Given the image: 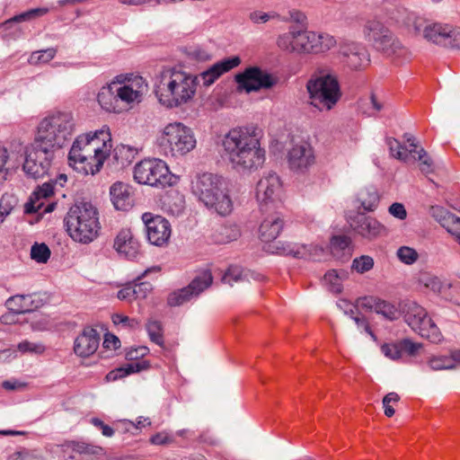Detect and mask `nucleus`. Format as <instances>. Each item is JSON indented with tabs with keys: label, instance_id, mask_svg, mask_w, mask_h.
I'll return each instance as SVG.
<instances>
[{
	"label": "nucleus",
	"instance_id": "c756f323",
	"mask_svg": "<svg viewBox=\"0 0 460 460\" xmlns=\"http://www.w3.org/2000/svg\"><path fill=\"white\" fill-rule=\"evenodd\" d=\"M117 87L116 82L103 86L101 88L97 95V101L101 107L109 112L120 113L124 111L123 106H119V101L117 98Z\"/></svg>",
	"mask_w": 460,
	"mask_h": 460
},
{
	"label": "nucleus",
	"instance_id": "de8ad7c7",
	"mask_svg": "<svg viewBox=\"0 0 460 460\" xmlns=\"http://www.w3.org/2000/svg\"><path fill=\"white\" fill-rule=\"evenodd\" d=\"M397 257L398 259L408 265L414 263L418 258V252L413 248L408 246H402L397 250Z\"/></svg>",
	"mask_w": 460,
	"mask_h": 460
},
{
	"label": "nucleus",
	"instance_id": "5fc2aeb1",
	"mask_svg": "<svg viewBox=\"0 0 460 460\" xmlns=\"http://www.w3.org/2000/svg\"><path fill=\"white\" fill-rule=\"evenodd\" d=\"M382 352L385 357L391 359H399L402 357L401 341L392 344H385L381 348Z\"/></svg>",
	"mask_w": 460,
	"mask_h": 460
},
{
	"label": "nucleus",
	"instance_id": "774afa93",
	"mask_svg": "<svg viewBox=\"0 0 460 460\" xmlns=\"http://www.w3.org/2000/svg\"><path fill=\"white\" fill-rule=\"evenodd\" d=\"M124 424L126 425V429L128 431H129L131 429L137 430V429H140L145 428L146 426H150L151 425V421L149 420L148 418L139 417L137 419V423H134L133 421L126 420V421H124Z\"/></svg>",
	"mask_w": 460,
	"mask_h": 460
},
{
	"label": "nucleus",
	"instance_id": "393cba45",
	"mask_svg": "<svg viewBox=\"0 0 460 460\" xmlns=\"http://www.w3.org/2000/svg\"><path fill=\"white\" fill-rule=\"evenodd\" d=\"M114 248L128 259H134L139 253L140 244L129 229H122L115 238Z\"/></svg>",
	"mask_w": 460,
	"mask_h": 460
},
{
	"label": "nucleus",
	"instance_id": "f8f14e48",
	"mask_svg": "<svg viewBox=\"0 0 460 460\" xmlns=\"http://www.w3.org/2000/svg\"><path fill=\"white\" fill-rule=\"evenodd\" d=\"M235 81L240 90L246 93L258 92L261 89H270L277 84V79L258 66H250L235 75Z\"/></svg>",
	"mask_w": 460,
	"mask_h": 460
},
{
	"label": "nucleus",
	"instance_id": "58836bf2",
	"mask_svg": "<svg viewBox=\"0 0 460 460\" xmlns=\"http://www.w3.org/2000/svg\"><path fill=\"white\" fill-rule=\"evenodd\" d=\"M240 236V230L236 225H223L216 229L213 239L218 243H226L236 240Z\"/></svg>",
	"mask_w": 460,
	"mask_h": 460
},
{
	"label": "nucleus",
	"instance_id": "b1692460",
	"mask_svg": "<svg viewBox=\"0 0 460 460\" xmlns=\"http://www.w3.org/2000/svg\"><path fill=\"white\" fill-rule=\"evenodd\" d=\"M401 314H403L405 323L417 332L429 320L425 308L414 301L407 300L402 304Z\"/></svg>",
	"mask_w": 460,
	"mask_h": 460
},
{
	"label": "nucleus",
	"instance_id": "412c9836",
	"mask_svg": "<svg viewBox=\"0 0 460 460\" xmlns=\"http://www.w3.org/2000/svg\"><path fill=\"white\" fill-rule=\"evenodd\" d=\"M291 170L304 172L314 163V155L309 144L304 142L294 145L288 154Z\"/></svg>",
	"mask_w": 460,
	"mask_h": 460
},
{
	"label": "nucleus",
	"instance_id": "e433bc0d",
	"mask_svg": "<svg viewBox=\"0 0 460 460\" xmlns=\"http://www.w3.org/2000/svg\"><path fill=\"white\" fill-rule=\"evenodd\" d=\"M49 12L48 8H34L31 9L29 11H26L24 13H22L20 14H17L9 20L5 21L2 23V28L4 31H7L12 29L13 25L14 23L28 22L32 19H35L36 17L42 16L46 14Z\"/></svg>",
	"mask_w": 460,
	"mask_h": 460
},
{
	"label": "nucleus",
	"instance_id": "49530a36",
	"mask_svg": "<svg viewBox=\"0 0 460 460\" xmlns=\"http://www.w3.org/2000/svg\"><path fill=\"white\" fill-rule=\"evenodd\" d=\"M373 267L374 259L368 255H361L355 258L351 264V269L360 274L369 271Z\"/></svg>",
	"mask_w": 460,
	"mask_h": 460
},
{
	"label": "nucleus",
	"instance_id": "864d4df0",
	"mask_svg": "<svg viewBox=\"0 0 460 460\" xmlns=\"http://www.w3.org/2000/svg\"><path fill=\"white\" fill-rule=\"evenodd\" d=\"M399 400L400 396L394 392L388 393L386 395H385L382 402L385 416L390 418L394 415L395 411L392 404L397 403Z\"/></svg>",
	"mask_w": 460,
	"mask_h": 460
},
{
	"label": "nucleus",
	"instance_id": "5701e85b",
	"mask_svg": "<svg viewBox=\"0 0 460 460\" xmlns=\"http://www.w3.org/2000/svg\"><path fill=\"white\" fill-rule=\"evenodd\" d=\"M240 63L241 58L238 56L229 57L217 62L197 76L199 80L202 81L203 85L208 87L214 84L220 75L238 66Z\"/></svg>",
	"mask_w": 460,
	"mask_h": 460
},
{
	"label": "nucleus",
	"instance_id": "bb28decb",
	"mask_svg": "<svg viewBox=\"0 0 460 460\" xmlns=\"http://www.w3.org/2000/svg\"><path fill=\"white\" fill-rule=\"evenodd\" d=\"M452 25L435 22L426 25L423 29V37L437 45L447 48L452 38Z\"/></svg>",
	"mask_w": 460,
	"mask_h": 460
},
{
	"label": "nucleus",
	"instance_id": "4c0bfd02",
	"mask_svg": "<svg viewBox=\"0 0 460 460\" xmlns=\"http://www.w3.org/2000/svg\"><path fill=\"white\" fill-rule=\"evenodd\" d=\"M379 194L375 188H366L358 194V200L366 211H374L379 204Z\"/></svg>",
	"mask_w": 460,
	"mask_h": 460
},
{
	"label": "nucleus",
	"instance_id": "603ef678",
	"mask_svg": "<svg viewBox=\"0 0 460 460\" xmlns=\"http://www.w3.org/2000/svg\"><path fill=\"white\" fill-rule=\"evenodd\" d=\"M429 365L433 370L452 369L455 367L450 356L434 357L429 361Z\"/></svg>",
	"mask_w": 460,
	"mask_h": 460
},
{
	"label": "nucleus",
	"instance_id": "680f3d73",
	"mask_svg": "<svg viewBox=\"0 0 460 460\" xmlns=\"http://www.w3.org/2000/svg\"><path fill=\"white\" fill-rule=\"evenodd\" d=\"M149 441L153 445L162 446L172 443L173 438L170 437L167 432L162 431L153 435Z\"/></svg>",
	"mask_w": 460,
	"mask_h": 460
},
{
	"label": "nucleus",
	"instance_id": "37998d69",
	"mask_svg": "<svg viewBox=\"0 0 460 460\" xmlns=\"http://www.w3.org/2000/svg\"><path fill=\"white\" fill-rule=\"evenodd\" d=\"M426 323L417 332L421 337L428 339L430 342L441 341L443 336L438 327L431 320H426Z\"/></svg>",
	"mask_w": 460,
	"mask_h": 460
},
{
	"label": "nucleus",
	"instance_id": "a18cd8bd",
	"mask_svg": "<svg viewBox=\"0 0 460 460\" xmlns=\"http://www.w3.org/2000/svg\"><path fill=\"white\" fill-rule=\"evenodd\" d=\"M56 54L57 49L54 48L34 51L31 53L29 62L32 65L46 64L52 60Z\"/></svg>",
	"mask_w": 460,
	"mask_h": 460
},
{
	"label": "nucleus",
	"instance_id": "4d7b16f0",
	"mask_svg": "<svg viewBox=\"0 0 460 460\" xmlns=\"http://www.w3.org/2000/svg\"><path fill=\"white\" fill-rule=\"evenodd\" d=\"M415 154L418 155L417 159L420 162V170L426 173L432 172V160L429 157L427 152L420 148Z\"/></svg>",
	"mask_w": 460,
	"mask_h": 460
},
{
	"label": "nucleus",
	"instance_id": "1a4fd4ad",
	"mask_svg": "<svg viewBox=\"0 0 460 460\" xmlns=\"http://www.w3.org/2000/svg\"><path fill=\"white\" fill-rule=\"evenodd\" d=\"M158 144L165 155L182 156L196 146V138L191 128L182 123L174 122L164 128Z\"/></svg>",
	"mask_w": 460,
	"mask_h": 460
},
{
	"label": "nucleus",
	"instance_id": "a19ab883",
	"mask_svg": "<svg viewBox=\"0 0 460 460\" xmlns=\"http://www.w3.org/2000/svg\"><path fill=\"white\" fill-rule=\"evenodd\" d=\"M146 329L150 341L163 348L164 346V340L162 323L158 320L150 319L146 324Z\"/></svg>",
	"mask_w": 460,
	"mask_h": 460
},
{
	"label": "nucleus",
	"instance_id": "6ab92c4d",
	"mask_svg": "<svg viewBox=\"0 0 460 460\" xmlns=\"http://www.w3.org/2000/svg\"><path fill=\"white\" fill-rule=\"evenodd\" d=\"M45 304L41 294L15 295L9 297L6 307L14 314H25L40 308Z\"/></svg>",
	"mask_w": 460,
	"mask_h": 460
},
{
	"label": "nucleus",
	"instance_id": "e2e57ef3",
	"mask_svg": "<svg viewBox=\"0 0 460 460\" xmlns=\"http://www.w3.org/2000/svg\"><path fill=\"white\" fill-rule=\"evenodd\" d=\"M352 319L355 322V323L357 324L358 328L363 329L367 334L370 335V337L374 341L376 340V336L372 332V330L370 328V325H369V323H368L367 319L365 316L358 314L356 316H352Z\"/></svg>",
	"mask_w": 460,
	"mask_h": 460
},
{
	"label": "nucleus",
	"instance_id": "ea45409f",
	"mask_svg": "<svg viewBox=\"0 0 460 460\" xmlns=\"http://www.w3.org/2000/svg\"><path fill=\"white\" fill-rule=\"evenodd\" d=\"M137 153L138 151L136 147L128 145H119L114 149L113 158L116 160L118 164L125 167L135 160Z\"/></svg>",
	"mask_w": 460,
	"mask_h": 460
},
{
	"label": "nucleus",
	"instance_id": "2f4dec72",
	"mask_svg": "<svg viewBox=\"0 0 460 460\" xmlns=\"http://www.w3.org/2000/svg\"><path fill=\"white\" fill-rule=\"evenodd\" d=\"M390 31L381 21L376 18L367 19L362 29L364 39L372 45L376 44L378 40L383 38V35L388 34Z\"/></svg>",
	"mask_w": 460,
	"mask_h": 460
},
{
	"label": "nucleus",
	"instance_id": "7c9ffc66",
	"mask_svg": "<svg viewBox=\"0 0 460 460\" xmlns=\"http://www.w3.org/2000/svg\"><path fill=\"white\" fill-rule=\"evenodd\" d=\"M433 216L460 243V217L440 207L433 208Z\"/></svg>",
	"mask_w": 460,
	"mask_h": 460
},
{
	"label": "nucleus",
	"instance_id": "72a5a7b5",
	"mask_svg": "<svg viewBox=\"0 0 460 460\" xmlns=\"http://www.w3.org/2000/svg\"><path fill=\"white\" fill-rule=\"evenodd\" d=\"M57 151V149L51 146H48L47 143L35 137L34 141L26 149L25 156L32 155L34 154L37 156V162H40V160L46 158V161L49 164H52V161L55 157V153Z\"/></svg>",
	"mask_w": 460,
	"mask_h": 460
},
{
	"label": "nucleus",
	"instance_id": "79ce46f5",
	"mask_svg": "<svg viewBox=\"0 0 460 460\" xmlns=\"http://www.w3.org/2000/svg\"><path fill=\"white\" fill-rule=\"evenodd\" d=\"M18 205V199L13 193H4L0 199V226Z\"/></svg>",
	"mask_w": 460,
	"mask_h": 460
},
{
	"label": "nucleus",
	"instance_id": "09e8293b",
	"mask_svg": "<svg viewBox=\"0 0 460 460\" xmlns=\"http://www.w3.org/2000/svg\"><path fill=\"white\" fill-rule=\"evenodd\" d=\"M243 279V270L239 266H230L224 274L222 281L233 286L234 283L240 282Z\"/></svg>",
	"mask_w": 460,
	"mask_h": 460
},
{
	"label": "nucleus",
	"instance_id": "2eb2a0df",
	"mask_svg": "<svg viewBox=\"0 0 460 460\" xmlns=\"http://www.w3.org/2000/svg\"><path fill=\"white\" fill-rule=\"evenodd\" d=\"M342 62L352 70H360L370 63V56L363 43L344 40L340 44Z\"/></svg>",
	"mask_w": 460,
	"mask_h": 460
},
{
	"label": "nucleus",
	"instance_id": "473e14b6",
	"mask_svg": "<svg viewBox=\"0 0 460 460\" xmlns=\"http://www.w3.org/2000/svg\"><path fill=\"white\" fill-rule=\"evenodd\" d=\"M50 166L51 164H49L46 158L37 162V156L33 154L32 155L25 156L22 168L28 176L39 179L48 174Z\"/></svg>",
	"mask_w": 460,
	"mask_h": 460
},
{
	"label": "nucleus",
	"instance_id": "c9c22d12",
	"mask_svg": "<svg viewBox=\"0 0 460 460\" xmlns=\"http://www.w3.org/2000/svg\"><path fill=\"white\" fill-rule=\"evenodd\" d=\"M349 274L344 270H331L324 275V282L329 290L332 293H341L342 291V282L347 279Z\"/></svg>",
	"mask_w": 460,
	"mask_h": 460
},
{
	"label": "nucleus",
	"instance_id": "c85d7f7f",
	"mask_svg": "<svg viewBox=\"0 0 460 460\" xmlns=\"http://www.w3.org/2000/svg\"><path fill=\"white\" fill-rule=\"evenodd\" d=\"M373 47L387 58L394 59L400 58L407 53L406 49L402 45L400 40L394 36L392 31L383 35V38L378 40Z\"/></svg>",
	"mask_w": 460,
	"mask_h": 460
},
{
	"label": "nucleus",
	"instance_id": "0e129e2a",
	"mask_svg": "<svg viewBox=\"0 0 460 460\" xmlns=\"http://www.w3.org/2000/svg\"><path fill=\"white\" fill-rule=\"evenodd\" d=\"M91 423L102 430L103 436L111 438L114 434V429L109 425L105 424L102 420L98 418H92Z\"/></svg>",
	"mask_w": 460,
	"mask_h": 460
},
{
	"label": "nucleus",
	"instance_id": "39448f33",
	"mask_svg": "<svg viewBox=\"0 0 460 460\" xmlns=\"http://www.w3.org/2000/svg\"><path fill=\"white\" fill-rule=\"evenodd\" d=\"M69 236L77 243L88 244L99 234L101 225L97 208L87 201L76 202L64 219Z\"/></svg>",
	"mask_w": 460,
	"mask_h": 460
},
{
	"label": "nucleus",
	"instance_id": "3c124183",
	"mask_svg": "<svg viewBox=\"0 0 460 460\" xmlns=\"http://www.w3.org/2000/svg\"><path fill=\"white\" fill-rule=\"evenodd\" d=\"M350 244L351 239L346 235H334L331 239V248L333 253L340 251H349Z\"/></svg>",
	"mask_w": 460,
	"mask_h": 460
},
{
	"label": "nucleus",
	"instance_id": "6e6552de",
	"mask_svg": "<svg viewBox=\"0 0 460 460\" xmlns=\"http://www.w3.org/2000/svg\"><path fill=\"white\" fill-rule=\"evenodd\" d=\"M311 104L319 111H330L341 96L336 76L327 74L308 81L306 85Z\"/></svg>",
	"mask_w": 460,
	"mask_h": 460
},
{
	"label": "nucleus",
	"instance_id": "f03ea898",
	"mask_svg": "<svg viewBox=\"0 0 460 460\" xmlns=\"http://www.w3.org/2000/svg\"><path fill=\"white\" fill-rule=\"evenodd\" d=\"M108 128L78 136L68 154V159L77 170L94 175L102 169L111 148Z\"/></svg>",
	"mask_w": 460,
	"mask_h": 460
},
{
	"label": "nucleus",
	"instance_id": "7ed1b4c3",
	"mask_svg": "<svg viewBox=\"0 0 460 460\" xmlns=\"http://www.w3.org/2000/svg\"><path fill=\"white\" fill-rule=\"evenodd\" d=\"M199 77L174 67L164 68L155 77V93L167 108H177L190 102L196 93Z\"/></svg>",
	"mask_w": 460,
	"mask_h": 460
},
{
	"label": "nucleus",
	"instance_id": "c03bdc74",
	"mask_svg": "<svg viewBox=\"0 0 460 460\" xmlns=\"http://www.w3.org/2000/svg\"><path fill=\"white\" fill-rule=\"evenodd\" d=\"M50 254L49 248L43 243H35L31 248V258L39 263H46Z\"/></svg>",
	"mask_w": 460,
	"mask_h": 460
},
{
	"label": "nucleus",
	"instance_id": "f3484780",
	"mask_svg": "<svg viewBox=\"0 0 460 460\" xmlns=\"http://www.w3.org/2000/svg\"><path fill=\"white\" fill-rule=\"evenodd\" d=\"M348 222L355 233L367 240L376 239L385 232V227L377 219L365 213L349 216Z\"/></svg>",
	"mask_w": 460,
	"mask_h": 460
},
{
	"label": "nucleus",
	"instance_id": "0eeeda50",
	"mask_svg": "<svg viewBox=\"0 0 460 460\" xmlns=\"http://www.w3.org/2000/svg\"><path fill=\"white\" fill-rule=\"evenodd\" d=\"M75 131V120L70 112H56L43 119L36 137L57 150L62 148Z\"/></svg>",
	"mask_w": 460,
	"mask_h": 460
},
{
	"label": "nucleus",
	"instance_id": "052dcab7",
	"mask_svg": "<svg viewBox=\"0 0 460 460\" xmlns=\"http://www.w3.org/2000/svg\"><path fill=\"white\" fill-rule=\"evenodd\" d=\"M148 348L145 346L130 349L128 351L126 352V358L129 361L137 362L136 360L146 356L148 353Z\"/></svg>",
	"mask_w": 460,
	"mask_h": 460
},
{
	"label": "nucleus",
	"instance_id": "4be33fe9",
	"mask_svg": "<svg viewBox=\"0 0 460 460\" xmlns=\"http://www.w3.org/2000/svg\"><path fill=\"white\" fill-rule=\"evenodd\" d=\"M117 98L119 106H123L124 111L127 110L128 105L133 102H139L142 96V88L144 87V80L141 76H137L134 80L128 84H121L116 82Z\"/></svg>",
	"mask_w": 460,
	"mask_h": 460
},
{
	"label": "nucleus",
	"instance_id": "8fccbe9b",
	"mask_svg": "<svg viewBox=\"0 0 460 460\" xmlns=\"http://www.w3.org/2000/svg\"><path fill=\"white\" fill-rule=\"evenodd\" d=\"M387 145L391 155L399 160H406L408 157L407 149L395 138H387Z\"/></svg>",
	"mask_w": 460,
	"mask_h": 460
},
{
	"label": "nucleus",
	"instance_id": "9b49d317",
	"mask_svg": "<svg viewBox=\"0 0 460 460\" xmlns=\"http://www.w3.org/2000/svg\"><path fill=\"white\" fill-rule=\"evenodd\" d=\"M280 189V179L276 172H265L260 179L256 186V199L261 213L270 212L276 208Z\"/></svg>",
	"mask_w": 460,
	"mask_h": 460
},
{
	"label": "nucleus",
	"instance_id": "ddd939ff",
	"mask_svg": "<svg viewBox=\"0 0 460 460\" xmlns=\"http://www.w3.org/2000/svg\"><path fill=\"white\" fill-rule=\"evenodd\" d=\"M213 282L210 270H206L197 275L185 288L169 294L167 304L170 306H179L190 301L193 296H198L207 289Z\"/></svg>",
	"mask_w": 460,
	"mask_h": 460
},
{
	"label": "nucleus",
	"instance_id": "a211bd4d",
	"mask_svg": "<svg viewBox=\"0 0 460 460\" xmlns=\"http://www.w3.org/2000/svg\"><path fill=\"white\" fill-rule=\"evenodd\" d=\"M358 305L362 309L374 311L391 322L397 320L402 311V306L399 307L390 301L373 296L358 298Z\"/></svg>",
	"mask_w": 460,
	"mask_h": 460
},
{
	"label": "nucleus",
	"instance_id": "20e7f679",
	"mask_svg": "<svg viewBox=\"0 0 460 460\" xmlns=\"http://www.w3.org/2000/svg\"><path fill=\"white\" fill-rule=\"evenodd\" d=\"M192 189L199 200L211 212L226 217L233 211L234 203L221 176L211 172L199 174Z\"/></svg>",
	"mask_w": 460,
	"mask_h": 460
},
{
	"label": "nucleus",
	"instance_id": "f257e3e1",
	"mask_svg": "<svg viewBox=\"0 0 460 460\" xmlns=\"http://www.w3.org/2000/svg\"><path fill=\"white\" fill-rule=\"evenodd\" d=\"M223 156L238 172L256 170L265 161V150L261 147L259 134L254 127L230 129L222 138Z\"/></svg>",
	"mask_w": 460,
	"mask_h": 460
},
{
	"label": "nucleus",
	"instance_id": "69168bd1",
	"mask_svg": "<svg viewBox=\"0 0 460 460\" xmlns=\"http://www.w3.org/2000/svg\"><path fill=\"white\" fill-rule=\"evenodd\" d=\"M9 460H37V457L31 451L23 448L10 455Z\"/></svg>",
	"mask_w": 460,
	"mask_h": 460
},
{
	"label": "nucleus",
	"instance_id": "f704fd0d",
	"mask_svg": "<svg viewBox=\"0 0 460 460\" xmlns=\"http://www.w3.org/2000/svg\"><path fill=\"white\" fill-rule=\"evenodd\" d=\"M148 367L149 363L147 361H131L130 363L110 371L106 376V379L108 381H115L130 374L138 373L142 370L147 369Z\"/></svg>",
	"mask_w": 460,
	"mask_h": 460
},
{
	"label": "nucleus",
	"instance_id": "a878e982",
	"mask_svg": "<svg viewBox=\"0 0 460 460\" xmlns=\"http://www.w3.org/2000/svg\"><path fill=\"white\" fill-rule=\"evenodd\" d=\"M284 221L279 213H270L261 222L259 233L262 242L269 243L275 240L282 231Z\"/></svg>",
	"mask_w": 460,
	"mask_h": 460
},
{
	"label": "nucleus",
	"instance_id": "423d86ee",
	"mask_svg": "<svg viewBox=\"0 0 460 460\" xmlns=\"http://www.w3.org/2000/svg\"><path fill=\"white\" fill-rule=\"evenodd\" d=\"M277 45L280 49L289 53H321L334 47L336 40L327 33H315L292 26L288 31L279 36Z\"/></svg>",
	"mask_w": 460,
	"mask_h": 460
},
{
	"label": "nucleus",
	"instance_id": "6e6d98bb",
	"mask_svg": "<svg viewBox=\"0 0 460 460\" xmlns=\"http://www.w3.org/2000/svg\"><path fill=\"white\" fill-rule=\"evenodd\" d=\"M136 289L135 299H143L152 291L153 286L148 281H141L133 285Z\"/></svg>",
	"mask_w": 460,
	"mask_h": 460
},
{
	"label": "nucleus",
	"instance_id": "9d476101",
	"mask_svg": "<svg viewBox=\"0 0 460 460\" xmlns=\"http://www.w3.org/2000/svg\"><path fill=\"white\" fill-rule=\"evenodd\" d=\"M173 177L166 163L157 158L144 159L134 168V179L140 184L164 188L173 184Z\"/></svg>",
	"mask_w": 460,
	"mask_h": 460
},
{
	"label": "nucleus",
	"instance_id": "aec40b11",
	"mask_svg": "<svg viewBox=\"0 0 460 460\" xmlns=\"http://www.w3.org/2000/svg\"><path fill=\"white\" fill-rule=\"evenodd\" d=\"M100 333L91 326L84 328L74 342V351L81 358H88L98 349Z\"/></svg>",
	"mask_w": 460,
	"mask_h": 460
},
{
	"label": "nucleus",
	"instance_id": "13d9d810",
	"mask_svg": "<svg viewBox=\"0 0 460 460\" xmlns=\"http://www.w3.org/2000/svg\"><path fill=\"white\" fill-rule=\"evenodd\" d=\"M402 347V354H407L409 356H414L420 349L421 345L420 343L412 342L409 339H404L400 341Z\"/></svg>",
	"mask_w": 460,
	"mask_h": 460
},
{
	"label": "nucleus",
	"instance_id": "bf43d9fd",
	"mask_svg": "<svg viewBox=\"0 0 460 460\" xmlns=\"http://www.w3.org/2000/svg\"><path fill=\"white\" fill-rule=\"evenodd\" d=\"M18 349L21 352H32L40 354L44 351V346L41 344L32 343L28 341H23L18 344Z\"/></svg>",
	"mask_w": 460,
	"mask_h": 460
},
{
	"label": "nucleus",
	"instance_id": "dca6fc26",
	"mask_svg": "<svg viewBox=\"0 0 460 460\" xmlns=\"http://www.w3.org/2000/svg\"><path fill=\"white\" fill-rule=\"evenodd\" d=\"M142 220L146 226L147 240L150 243L156 246H163L167 243L172 230L171 225L166 218L161 216H154L151 213H144Z\"/></svg>",
	"mask_w": 460,
	"mask_h": 460
},
{
	"label": "nucleus",
	"instance_id": "4468645a",
	"mask_svg": "<svg viewBox=\"0 0 460 460\" xmlns=\"http://www.w3.org/2000/svg\"><path fill=\"white\" fill-rule=\"evenodd\" d=\"M66 181L67 176L65 173H60L54 180H49L41 186H38L25 203L24 213H40L44 206V199L61 190Z\"/></svg>",
	"mask_w": 460,
	"mask_h": 460
},
{
	"label": "nucleus",
	"instance_id": "338daca9",
	"mask_svg": "<svg viewBox=\"0 0 460 460\" xmlns=\"http://www.w3.org/2000/svg\"><path fill=\"white\" fill-rule=\"evenodd\" d=\"M389 213L398 219H404L407 217V212L402 203H393L388 209Z\"/></svg>",
	"mask_w": 460,
	"mask_h": 460
},
{
	"label": "nucleus",
	"instance_id": "cd10ccee",
	"mask_svg": "<svg viewBox=\"0 0 460 460\" xmlns=\"http://www.w3.org/2000/svg\"><path fill=\"white\" fill-rule=\"evenodd\" d=\"M131 188L121 181L113 183L110 190L111 199L117 210H128L133 207L134 199Z\"/></svg>",
	"mask_w": 460,
	"mask_h": 460
}]
</instances>
